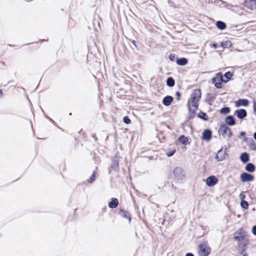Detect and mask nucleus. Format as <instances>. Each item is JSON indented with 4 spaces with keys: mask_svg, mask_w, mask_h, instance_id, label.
Listing matches in <instances>:
<instances>
[{
    "mask_svg": "<svg viewBox=\"0 0 256 256\" xmlns=\"http://www.w3.org/2000/svg\"><path fill=\"white\" fill-rule=\"evenodd\" d=\"M200 98V90L198 89L194 90L188 102V106L190 112H194L198 108V102Z\"/></svg>",
    "mask_w": 256,
    "mask_h": 256,
    "instance_id": "f257e3e1",
    "label": "nucleus"
},
{
    "mask_svg": "<svg viewBox=\"0 0 256 256\" xmlns=\"http://www.w3.org/2000/svg\"><path fill=\"white\" fill-rule=\"evenodd\" d=\"M175 152H176L175 150L169 151L166 152V154L168 157H170V156H173V154H174Z\"/></svg>",
    "mask_w": 256,
    "mask_h": 256,
    "instance_id": "7c9ffc66",
    "label": "nucleus"
},
{
    "mask_svg": "<svg viewBox=\"0 0 256 256\" xmlns=\"http://www.w3.org/2000/svg\"><path fill=\"white\" fill-rule=\"evenodd\" d=\"M240 178L241 181L244 182H251L254 179V177L252 175L247 172L242 173L240 176Z\"/></svg>",
    "mask_w": 256,
    "mask_h": 256,
    "instance_id": "39448f33",
    "label": "nucleus"
},
{
    "mask_svg": "<svg viewBox=\"0 0 256 256\" xmlns=\"http://www.w3.org/2000/svg\"><path fill=\"white\" fill-rule=\"evenodd\" d=\"M234 239L238 242H240L242 239V236H234Z\"/></svg>",
    "mask_w": 256,
    "mask_h": 256,
    "instance_id": "2f4dec72",
    "label": "nucleus"
},
{
    "mask_svg": "<svg viewBox=\"0 0 256 256\" xmlns=\"http://www.w3.org/2000/svg\"><path fill=\"white\" fill-rule=\"evenodd\" d=\"M240 160L243 163L247 162L250 160L248 154L246 152H242L240 156Z\"/></svg>",
    "mask_w": 256,
    "mask_h": 256,
    "instance_id": "dca6fc26",
    "label": "nucleus"
},
{
    "mask_svg": "<svg viewBox=\"0 0 256 256\" xmlns=\"http://www.w3.org/2000/svg\"><path fill=\"white\" fill-rule=\"evenodd\" d=\"M221 46L224 48H230L232 46V42L230 40L222 42Z\"/></svg>",
    "mask_w": 256,
    "mask_h": 256,
    "instance_id": "5701e85b",
    "label": "nucleus"
},
{
    "mask_svg": "<svg viewBox=\"0 0 256 256\" xmlns=\"http://www.w3.org/2000/svg\"><path fill=\"white\" fill-rule=\"evenodd\" d=\"M242 256H248V254H244Z\"/></svg>",
    "mask_w": 256,
    "mask_h": 256,
    "instance_id": "37998d69",
    "label": "nucleus"
},
{
    "mask_svg": "<svg viewBox=\"0 0 256 256\" xmlns=\"http://www.w3.org/2000/svg\"><path fill=\"white\" fill-rule=\"evenodd\" d=\"M173 174L174 176L178 180L182 179L184 176L182 168L179 167H176L174 168L173 170Z\"/></svg>",
    "mask_w": 256,
    "mask_h": 256,
    "instance_id": "423d86ee",
    "label": "nucleus"
},
{
    "mask_svg": "<svg viewBox=\"0 0 256 256\" xmlns=\"http://www.w3.org/2000/svg\"><path fill=\"white\" fill-rule=\"evenodd\" d=\"M211 252L208 242L200 244L198 248V253L200 256H208Z\"/></svg>",
    "mask_w": 256,
    "mask_h": 256,
    "instance_id": "f03ea898",
    "label": "nucleus"
},
{
    "mask_svg": "<svg viewBox=\"0 0 256 256\" xmlns=\"http://www.w3.org/2000/svg\"><path fill=\"white\" fill-rule=\"evenodd\" d=\"M240 206L242 208L248 209V204L246 201L242 200L240 202Z\"/></svg>",
    "mask_w": 256,
    "mask_h": 256,
    "instance_id": "a878e982",
    "label": "nucleus"
},
{
    "mask_svg": "<svg viewBox=\"0 0 256 256\" xmlns=\"http://www.w3.org/2000/svg\"><path fill=\"white\" fill-rule=\"evenodd\" d=\"M173 97L170 96H165L162 100V104L166 106H169L173 101Z\"/></svg>",
    "mask_w": 256,
    "mask_h": 256,
    "instance_id": "9d476101",
    "label": "nucleus"
},
{
    "mask_svg": "<svg viewBox=\"0 0 256 256\" xmlns=\"http://www.w3.org/2000/svg\"><path fill=\"white\" fill-rule=\"evenodd\" d=\"M176 94L178 96V98L180 96V92H176Z\"/></svg>",
    "mask_w": 256,
    "mask_h": 256,
    "instance_id": "e433bc0d",
    "label": "nucleus"
},
{
    "mask_svg": "<svg viewBox=\"0 0 256 256\" xmlns=\"http://www.w3.org/2000/svg\"><path fill=\"white\" fill-rule=\"evenodd\" d=\"M132 43H133V44H134V46H136V42H135L134 40H133V41H132Z\"/></svg>",
    "mask_w": 256,
    "mask_h": 256,
    "instance_id": "79ce46f5",
    "label": "nucleus"
},
{
    "mask_svg": "<svg viewBox=\"0 0 256 256\" xmlns=\"http://www.w3.org/2000/svg\"><path fill=\"white\" fill-rule=\"evenodd\" d=\"M96 176H95V172H94L92 176L88 180V182L89 183H92L95 180Z\"/></svg>",
    "mask_w": 256,
    "mask_h": 256,
    "instance_id": "bb28decb",
    "label": "nucleus"
},
{
    "mask_svg": "<svg viewBox=\"0 0 256 256\" xmlns=\"http://www.w3.org/2000/svg\"><path fill=\"white\" fill-rule=\"evenodd\" d=\"M212 46L214 48H216L218 46H217V44H213L212 45Z\"/></svg>",
    "mask_w": 256,
    "mask_h": 256,
    "instance_id": "4c0bfd02",
    "label": "nucleus"
},
{
    "mask_svg": "<svg viewBox=\"0 0 256 256\" xmlns=\"http://www.w3.org/2000/svg\"><path fill=\"white\" fill-rule=\"evenodd\" d=\"M198 116L200 118H202L204 120H207V118H206L207 115L206 114V113L201 112L198 114Z\"/></svg>",
    "mask_w": 256,
    "mask_h": 256,
    "instance_id": "c85d7f7f",
    "label": "nucleus"
},
{
    "mask_svg": "<svg viewBox=\"0 0 256 256\" xmlns=\"http://www.w3.org/2000/svg\"><path fill=\"white\" fill-rule=\"evenodd\" d=\"M245 170L249 172H253L255 170V166L252 163H248L245 167Z\"/></svg>",
    "mask_w": 256,
    "mask_h": 256,
    "instance_id": "a211bd4d",
    "label": "nucleus"
},
{
    "mask_svg": "<svg viewBox=\"0 0 256 256\" xmlns=\"http://www.w3.org/2000/svg\"><path fill=\"white\" fill-rule=\"evenodd\" d=\"M118 204V200L116 198H112L111 201L108 202V206L110 208H114L117 207Z\"/></svg>",
    "mask_w": 256,
    "mask_h": 256,
    "instance_id": "2eb2a0df",
    "label": "nucleus"
},
{
    "mask_svg": "<svg viewBox=\"0 0 256 256\" xmlns=\"http://www.w3.org/2000/svg\"><path fill=\"white\" fill-rule=\"evenodd\" d=\"M212 137V132L209 130H205L202 133V138L204 140H208Z\"/></svg>",
    "mask_w": 256,
    "mask_h": 256,
    "instance_id": "f8f14e48",
    "label": "nucleus"
},
{
    "mask_svg": "<svg viewBox=\"0 0 256 256\" xmlns=\"http://www.w3.org/2000/svg\"><path fill=\"white\" fill-rule=\"evenodd\" d=\"M178 140L180 142H181L184 144H189V140L188 137L185 136H181L179 138Z\"/></svg>",
    "mask_w": 256,
    "mask_h": 256,
    "instance_id": "6ab92c4d",
    "label": "nucleus"
},
{
    "mask_svg": "<svg viewBox=\"0 0 256 256\" xmlns=\"http://www.w3.org/2000/svg\"><path fill=\"white\" fill-rule=\"evenodd\" d=\"M252 210H253V211H254V210H255V208H254L252 209Z\"/></svg>",
    "mask_w": 256,
    "mask_h": 256,
    "instance_id": "c03bdc74",
    "label": "nucleus"
},
{
    "mask_svg": "<svg viewBox=\"0 0 256 256\" xmlns=\"http://www.w3.org/2000/svg\"><path fill=\"white\" fill-rule=\"evenodd\" d=\"M212 82H214L215 81H220L222 82H225L226 81L224 76H222L221 73H218L216 76L212 78Z\"/></svg>",
    "mask_w": 256,
    "mask_h": 256,
    "instance_id": "4468645a",
    "label": "nucleus"
},
{
    "mask_svg": "<svg viewBox=\"0 0 256 256\" xmlns=\"http://www.w3.org/2000/svg\"><path fill=\"white\" fill-rule=\"evenodd\" d=\"M249 102L246 99H240L236 102V106L238 107L240 106H246L248 105Z\"/></svg>",
    "mask_w": 256,
    "mask_h": 256,
    "instance_id": "9b49d317",
    "label": "nucleus"
},
{
    "mask_svg": "<svg viewBox=\"0 0 256 256\" xmlns=\"http://www.w3.org/2000/svg\"><path fill=\"white\" fill-rule=\"evenodd\" d=\"M188 63V60L186 58H178L176 60V64L180 66H184Z\"/></svg>",
    "mask_w": 256,
    "mask_h": 256,
    "instance_id": "aec40b11",
    "label": "nucleus"
},
{
    "mask_svg": "<svg viewBox=\"0 0 256 256\" xmlns=\"http://www.w3.org/2000/svg\"><path fill=\"white\" fill-rule=\"evenodd\" d=\"M239 196L240 198L242 200H244L246 197L244 194H243L242 193H240Z\"/></svg>",
    "mask_w": 256,
    "mask_h": 256,
    "instance_id": "72a5a7b5",
    "label": "nucleus"
},
{
    "mask_svg": "<svg viewBox=\"0 0 256 256\" xmlns=\"http://www.w3.org/2000/svg\"><path fill=\"white\" fill-rule=\"evenodd\" d=\"M3 95V92L2 90H0V97H2Z\"/></svg>",
    "mask_w": 256,
    "mask_h": 256,
    "instance_id": "ea45409f",
    "label": "nucleus"
},
{
    "mask_svg": "<svg viewBox=\"0 0 256 256\" xmlns=\"http://www.w3.org/2000/svg\"><path fill=\"white\" fill-rule=\"evenodd\" d=\"M206 184L209 186H213L218 182V179L216 176H208L206 180Z\"/></svg>",
    "mask_w": 256,
    "mask_h": 256,
    "instance_id": "0eeeda50",
    "label": "nucleus"
},
{
    "mask_svg": "<svg viewBox=\"0 0 256 256\" xmlns=\"http://www.w3.org/2000/svg\"><path fill=\"white\" fill-rule=\"evenodd\" d=\"M244 4L245 6L250 10L256 8V0H245Z\"/></svg>",
    "mask_w": 256,
    "mask_h": 256,
    "instance_id": "6e6552de",
    "label": "nucleus"
},
{
    "mask_svg": "<svg viewBox=\"0 0 256 256\" xmlns=\"http://www.w3.org/2000/svg\"><path fill=\"white\" fill-rule=\"evenodd\" d=\"M254 138L256 140V132L254 134Z\"/></svg>",
    "mask_w": 256,
    "mask_h": 256,
    "instance_id": "a19ab883",
    "label": "nucleus"
},
{
    "mask_svg": "<svg viewBox=\"0 0 256 256\" xmlns=\"http://www.w3.org/2000/svg\"><path fill=\"white\" fill-rule=\"evenodd\" d=\"M232 76V74L230 72H228L225 73L224 74V77L226 78L225 82H228L229 80H230Z\"/></svg>",
    "mask_w": 256,
    "mask_h": 256,
    "instance_id": "b1692460",
    "label": "nucleus"
},
{
    "mask_svg": "<svg viewBox=\"0 0 256 256\" xmlns=\"http://www.w3.org/2000/svg\"><path fill=\"white\" fill-rule=\"evenodd\" d=\"M225 122L228 125L230 126H232L236 124L234 118L232 116H228L226 118Z\"/></svg>",
    "mask_w": 256,
    "mask_h": 256,
    "instance_id": "ddd939ff",
    "label": "nucleus"
},
{
    "mask_svg": "<svg viewBox=\"0 0 256 256\" xmlns=\"http://www.w3.org/2000/svg\"><path fill=\"white\" fill-rule=\"evenodd\" d=\"M120 214L122 217L128 219L129 220V222H130L131 217L130 214L127 211L121 210H120Z\"/></svg>",
    "mask_w": 256,
    "mask_h": 256,
    "instance_id": "f3484780",
    "label": "nucleus"
},
{
    "mask_svg": "<svg viewBox=\"0 0 256 256\" xmlns=\"http://www.w3.org/2000/svg\"><path fill=\"white\" fill-rule=\"evenodd\" d=\"M169 58L171 60H173L174 59V55L173 54H170L169 56Z\"/></svg>",
    "mask_w": 256,
    "mask_h": 256,
    "instance_id": "f704fd0d",
    "label": "nucleus"
},
{
    "mask_svg": "<svg viewBox=\"0 0 256 256\" xmlns=\"http://www.w3.org/2000/svg\"><path fill=\"white\" fill-rule=\"evenodd\" d=\"M214 84L215 86L218 88H222V82L220 81H215L214 82H212Z\"/></svg>",
    "mask_w": 256,
    "mask_h": 256,
    "instance_id": "cd10ccee",
    "label": "nucleus"
},
{
    "mask_svg": "<svg viewBox=\"0 0 256 256\" xmlns=\"http://www.w3.org/2000/svg\"><path fill=\"white\" fill-rule=\"evenodd\" d=\"M186 256H194V255L191 252H188L186 254Z\"/></svg>",
    "mask_w": 256,
    "mask_h": 256,
    "instance_id": "c9c22d12",
    "label": "nucleus"
},
{
    "mask_svg": "<svg viewBox=\"0 0 256 256\" xmlns=\"http://www.w3.org/2000/svg\"><path fill=\"white\" fill-rule=\"evenodd\" d=\"M230 112V108L228 107H224L220 110L221 114H227Z\"/></svg>",
    "mask_w": 256,
    "mask_h": 256,
    "instance_id": "393cba45",
    "label": "nucleus"
},
{
    "mask_svg": "<svg viewBox=\"0 0 256 256\" xmlns=\"http://www.w3.org/2000/svg\"><path fill=\"white\" fill-rule=\"evenodd\" d=\"M216 26L217 28L221 30H223L226 28V24L222 21H218L216 23Z\"/></svg>",
    "mask_w": 256,
    "mask_h": 256,
    "instance_id": "412c9836",
    "label": "nucleus"
},
{
    "mask_svg": "<svg viewBox=\"0 0 256 256\" xmlns=\"http://www.w3.org/2000/svg\"><path fill=\"white\" fill-rule=\"evenodd\" d=\"M252 232L254 235L256 236V225L254 226L252 228Z\"/></svg>",
    "mask_w": 256,
    "mask_h": 256,
    "instance_id": "473e14b6",
    "label": "nucleus"
},
{
    "mask_svg": "<svg viewBox=\"0 0 256 256\" xmlns=\"http://www.w3.org/2000/svg\"><path fill=\"white\" fill-rule=\"evenodd\" d=\"M123 121L126 124H128L130 122V120L128 116H124L123 118Z\"/></svg>",
    "mask_w": 256,
    "mask_h": 256,
    "instance_id": "c756f323",
    "label": "nucleus"
},
{
    "mask_svg": "<svg viewBox=\"0 0 256 256\" xmlns=\"http://www.w3.org/2000/svg\"><path fill=\"white\" fill-rule=\"evenodd\" d=\"M246 133L244 132H242L240 133V135L242 136H244L245 135Z\"/></svg>",
    "mask_w": 256,
    "mask_h": 256,
    "instance_id": "58836bf2",
    "label": "nucleus"
},
{
    "mask_svg": "<svg viewBox=\"0 0 256 256\" xmlns=\"http://www.w3.org/2000/svg\"><path fill=\"white\" fill-rule=\"evenodd\" d=\"M218 132L224 138H230L232 135L230 129L226 124L221 125Z\"/></svg>",
    "mask_w": 256,
    "mask_h": 256,
    "instance_id": "7ed1b4c3",
    "label": "nucleus"
},
{
    "mask_svg": "<svg viewBox=\"0 0 256 256\" xmlns=\"http://www.w3.org/2000/svg\"><path fill=\"white\" fill-rule=\"evenodd\" d=\"M235 114L240 119H243L246 116V112L244 109L237 110L235 111Z\"/></svg>",
    "mask_w": 256,
    "mask_h": 256,
    "instance_id": "1a4fd4ad",
    "label": "nucleus"
},
{
    "mask_svg": "<svg viewBox=\"0 0 256 256\" xmlns=\"http://www.w3.org/2000/svg\"><path fill=\"white\" fill-rule=\"evenodd\" d=\"M175 82L173 78L169 77L166 80V84L168 86L172 87L174 85Z\"/></svg>",
    "mask_w": 256,
    "mask_h": 256,
    "instance_id": "4be33fe9",
    "label": "nucleus"
},
{
    "mask_svg": "<svg viewBox=\"0 0 256 256\" xmlns=\"http://www.w3.org/2000/svg\"><path fill=\"white\" fill-rule=\"evenodd\" d=\"M228 156L226 153V148L224 150H223L222 148H221L220 150L218 151L217 154L216 156V160L218 162H220L224 160L226 158V156Z\"/></svg>",
    "mask_w": 256,
    "mask_h": 256,
    "instance_id": "20e7f679",
    "label": "nucleus"
}]
</instances>
